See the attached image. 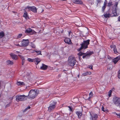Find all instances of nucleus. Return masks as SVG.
<instances>
[{"mask_svg": "<svg viewBox=\"0 0 120 120\" xmlns=\"http://www.w3.org/2000/svg\"><path fill=\"white\" fill-rule=\"evenodd\" d=\"M90 40L88 39L87 40L84 41L82 43L80 44L81 46V47L77 49L78 52H80L78 53L77 55L79 56V58L80 60V56L83 55L84 53L82 52L81 51L83 49H85L88 48V45L90 44Z\"/></svg>", "mask_w": 120, "mask_h": 120, "instance_id": "obj_1", "label": "nucleus"}, {"mask_svg": "<svg viewBox=\"0 0 120 120\" xmlns=\"http://www.w3.org/2000/svg\"><path fill=\"white\" fill-rule=\"evenodd\" d=\"M76 63V60L75 57L72 56H71L69 57L68 64L71 67L74 66Z\"/></svg>", "mask_w": 120, "mask_h": 120, "instance_id": "obj_2", "label": "nucleus"}, {"mask_svg": "<svg viewBox=\"0 0 120 120\" xmlns=\"http://www.w3.org/2000/svg\"><path fill=\"white\" fill-rule=\"evenodd\" d=\"M16 100L18 102L19 101H24L27 99V96H26L24 95H16Z\"/></svg>", "mask_w": 120, "mask_h": 120, "instance_id": "obj_3", "label": "nucleus"}, {"mask_svg": "<svg viewBox=\"0 0 120 120\" xmlns=\"http://www.w3.org/2000/svg\"><path fill=\"white\" fill-rule=\"evenodd\" d=\"M29 99H34L36 96V92L34 90H31L27 96Z\"/></svg>", "mask_w": 120, "mask_h": 120, "instance_id": "obj_4", "label": "nucleus"}, {"mask_svg": "<svg viewBox=\"0 0 120 120\" xmlns=\"http://www.w3.org/2000/svg\"><path fill=\"white\" fill-rule=\"evenodd\" d=\"M94 53L93 51H87L86 53H84L82 56V58L83 59L86 58V59L89 58L90 56L92 54Z\"/></svg>", "mask_w": 120, "mask_h": 120, "instance_id": "obj_5", "label": "nucleus"}, {"mask_svg": "<svg viewBox=\"0 0 120 120\" xmlns=\"http://www.w3.org/2000/svg\"><path fill=\"white\" fill-rule=\"evenodd\" d=\"M113 101L114 104L117 106H120V98L114 97L113 98Z\"/></svg>", "mask_w": 120, "mask_h": 120, "instance_id": "obj_6", "label": "nucleus"}, {"mask_svg": "<svg viewBox=\"0 0 120 120\" xmlns=\"http://www.w3.org/2000/svg\"><path fill=\"white\" fill-rule=\"evenodd\" d=\"M56 107V103L54 101H52L49 106L48 107V111L50 112L52 110H53Z\"/></svg>", "mask_w": 120, "mask_h": 120, "instance_id": "obj_7", "label": "nucleus"}, {"mask_svg": "<svg viewBox=\"0 0 120 120\" xmlns=\"http://www.w3.org/2000/svg\"><path fill=\"white\" fill-rule=\"evenodd\" d=\"M25 9H28L29 10L31 11L34 13H36L37 12L36 8L34 6L32 7L28 6L25 8Z\"/></svg>", "mask_w": 120, "mask_h": 120, "instance_id": "obj_8", "label": "nucleus"}, {"mask_svg": "<svg viewBox=\"0 0 120 120\" xmlns=\"http://www.w3.org/2000/svg\"><path fill=\"white\" fill-rule=\"evenodd\" d=\"M22 42L21 43V46L22 47H25L27 46L29 43L28 39H23Z\"/></svg>", "mask_w": 120, "mask_h": 120, "instance_id": "obj_9", "label": "nucleus"}, {"mask_svg": "<svg viewBox=\"0 0 120 120\" xmlns=\"http://www.w3.org/2000/svg\"><path fill=\"white\" fill-rule=\"evenodd\" d=\"M25 33H31L32 34H34L36 33L35 32L34 30H33L30 28H28L25 31Z\"/></svg>", "mask_w": 120, "mask_h": 120, "instance_id": "obj_10", "label": "nucleus"}, {"mask_svg": "<svg viewBox=\"0 0 120 120\" xmlns=\"http://www.w3.org/2000/svg\"><path fill=\"white\" fill-rule=\"evenodd\" d=\"M112 14H111L110 12V10L109 9L108 11L106 12V13H105L104 14V15L105 17L106 18H109L111 17H113V16H111Z\"/></svg>", "mask_w": 120, "mask_h": 120, "instance_id": "obj_11", "label": "nucleus"}, {"mask_svg": "<svg viewBox=\"0 0 120 120\" xmlns=\"http://www.w3.org/2000/svg\"><path fill=\"white\" fill-rule=\"evenodd\" d=\"M72 1L75 4H83V2L81 0H72Z\"/></svg>", "mask_w": 120, "mask_h": 120, "instance_id": "obj_12", "label": "nucleus"}, {"mask_svg": "<svg viewBox=\"0 0 120 120\" xmlns=\"http://www.w3.org/2000/svg\"><path fill=\"white\" fill-rule=\"evenodd\" d=\"M120 60V55H119L112 60V62L115 64Z\"/></svg>", "mask_w": 120, "mask_h": 120, "instance_id": "obj_13", "label": "nucleus"}, {"mask_svg": "<svg viewBox=\"0 0 120 120\" xmlns=\"http://www.w3.org/2000/svg\"><path fill=\"white\" fill-rule=\"evenodd\" d=\"M65 42L67 44H71V39L69 38H66L64 40Z\"/></svg>", "mask_w": 120, "mask_h": 120, "instance_id": "obj_14", "label": "nucleus"}, {"mask_svg": "<svg viewBox=\"0 0 120 120\" xmlns=\"http://www.w3.org/2000/svg\"><path fill=\"white\" fill-rule=\"evenodd\" d=\"M90 115L91 116L90 118V119L91 120H96V119L98 117V115L96 114H95L93 115V117L92 116L91 114H90Z\"/></svg>", "mask_w": 120, "mask_h": 120, "instance_id": "obj_15", "label": "nucleus"}, {"mask_svg": "<svg viewBox=\"0 0 120 120\" xmlns=\"http://www.w3.org/2000/svg\"><path fill=\"white\" fill-rule=\"evenodd\" d=\"M10 56L11 58L13 60H16L18 59V56L15 54L11 53L10 54Z\"/></svg>", "mask_w": 120, "mask_h": 120, "instance_id": "obj_16", "label": "nucleus"}, {"mask_svg": "<svg viewBox=\"0 0 120 120\" xmlns=\"http://www.w3.org/2000/svg\"><path fill=\"white\" fill-rule=\"evenodd\" d=\"M42 66L40 67V69L43 70H46L48 68V66L43 64H42Z\"/></svg>", "mask_w": 120, "mask_h": 120, "instance_id": "obj_17", "label": "nucleus"}, {"mask_svg": "<svg viewBox=\"0 0 120 120\" xmlns=\"http://www.w3.org/2000/svg\"><path fill=\"white\" fill-rule=\"evenodd\" d=\"M76 114L78 115L79 118H80L82 115V114L81 112L80 111H78L76 112Z\"/></svg>", "mask_w": 120, "mask_h": 120, "instance_id": "obj_18", "label": "nucleus"}, {"mask_svg": "<svg viewBox=\"0 0 120 120\" xmlns=\"http://www.w3.org/2000/svg\"><path fill=\"white\" fill-rule=\"evenodd\" d=\"M117 9H116L114 8V9L112 10V14L114 15H112L113 16H118L117 13Z\"/></svg>", "mask_w": 120, "mask_h": 120, "instance_id": "obj_19", "label": "nucleus"}, {"mask_svg": "<svg viewBox=\"0 0 120 120\" xmlns=\"http://www.w3.org/2000/svg\"><path fill=\"white\" fill-rule=\"evenodd\" d=\"M23 16L26 19H29L28 15L27 14V12L26 11H24V14Z\"/></svg>", "mask_w": 120, "mask_h": 120, "instance_id": "obj_20", "label": "nucleus"}, {"mask_svg": "<svg viewBox=\"0 0 120 120\" xmlns=\"http://www.w3.org/2000/svg\"><path fill=\"white\" fill-rule=\"evenodd\" d=\"M91 73L89 71H87L85 73H83L82 75L83 76H84L88 75H90L91 74Z\"/></svg>", "mask_w": 120, "mask_h": 120, "instance_id": "obj_21", "label": "nucleus"}, {"mask_svg": "<svg viewBox=\"0 0 120 120\" xmlns=\"http://www.w3.org/2000/svg\"><path fill=\"white\" fill-rule=\"evenodd\" d=\"M41 61V60L40 59L38 58H35V59H34V62H36L37 63V64H36L37 65Z\"/></svg>", "mask_w": 120, "mask_h": 120, "instance_id": "obj_22", "label": "nucleus"}, {"mask_svg": "<svg viewBox=\"0 0 120 120\" xmlns=\"http://www.w3.org/2000/svg\"><path fill=\"white\" fill-rule=\"evenodd\" d=\"M6 63L7 65H13V62L11 61L8 60L6 61Z\"/></svg>", "mask_w": 120, "mask_h": 120, "instance_id": "obj_23", "label": "nucleus"}, {"mask_svg": "<svg viewBox=\"0 0 120 120\" xmlns=\"http://www.w3.org/2000/svg\"><path fill=\"white\" fill-rule=\"evenodd\" d=\"M113 5V4H112V1H110L108 3H107V6L108 7H110Z\"/></svg>", "mask_w": 120, "mask_h": 120, "instance_id": "obj_24", "label": "nucleus"}, {"mask_svg": "<svg viewBox=\"0 0 120 120\" xmlns=\"http://www.w3.org/2000/svg\"><path fill=\"white\" fill-rule=\"evenodd\" d=\"M17 84L18 85H25V84L23 82H17Z\"/></svg>", "mask_w": 120, "mask_h": 120, "instance_id": "obj_25", "label": "nucleus"}, {"mask_svg": "<svg viewBox=\"0 0 120 120\" xmlns=\"http://www.w3.org/2000/svg\"><path fill=\"white\" fill-rule=\"evenodd\" d=\"M4 35V33L3 31H2L0 33V38H2Z\"/></svg>", "mask_w": 120, "mask_h": 120, "instance_id": "obj_26", "label": "nucleus"}, {"mask_svg": "<svg viewBox=\"0 0 120 120\" xmlns=\"http://www.w3.org/2000/svg\"><path fill=\"white\" fill-rule=\"evenodd\" d=\"M118 4V2H116L115 3L114 5V7L116 9H117V5Z\"/></svg>", "mask_w": 120, "mask_h": 120, "instance_id": "obj_27", "label": "nucleus"}, {"mask_svg": "<svg viewBox=\"0 0 120 120\" xmlns=\"http://www.w3.org/2000/svg\"><path fill=\"white\" fill-rule=\"evenodd\" d=\"M28 61L31 62H34V59H32L30 58H28L27 59Z\"/></svg>", "mask_w": 120, "mask_h": 120, "instance_id": "obj_28", "label": "nucleus"}, {"mask_svg": "<svg viewBox=\"0 0 120 120\" xmlns=\"http://www.w3.org/2000/svg\"><path fill=\"white\" fill-rule=\"evenodd\" d=\"M110 47L111 49H113L116 48V46L114 45H110Z\"/></svg>", "mask_w": 120, "mask_h": 120, "instance_id": "obj_29", "label": "nucleus"}, {"mask_svg": "<svg viewBox=\"0 0 120 120\" xmlns=\"http://www.w3.org/2000/svg\"><path fill=\"white\" fill-rule=\"evenodd\" d=\"M106 7L103 6L102 8V11L103 13L104 12L105 10V8Z\"/></svg>", "mask_w": 120, "mask_h": 120, "instance_id": "obj_30", "label": "nucleus"}, {"mask_svg": "<svg viewBox=\"0 0 120 120\" xmlns=\"http://www.w3.org/2000/svg\"><path fill=\"white\" fill-rule=\"evenodd\" d=\"M36 52L37 53V55H42V54L41 53V51H36Z\"/></svg>", "mask_w": 120, "mask_h": 120, "instance_id": "obj_31", "label": "nucleus"}, {"mask_svg": "<svg viewBox=\"0 0 120 120\" xmlns=\"http://www.w3.org/2000/svg\"><path fill=\"white\" fill-rule=\"evenodd\" d=\"M112 90H110L108 92V95L109 97H110L111 95Z\"/></svg>", "mask_w": 120, "mask_h": 120, "instance_id": "obj_32", "label": "nucleus"}, {"mask_svg": "<svg viewBox=\"0 0 120 120\" xmlns=\"http://www.w3.org/2000/svg\"><path fill=\"white\" fill-rule=\"evenodd\" d=\"M117 76L118 78L119 79H120V69L118 71V73Z\"/></svg>", "mask_w": 120, "mask_h": 120, "instance_id": "obj_33", "label": "nucleus"}, {"mask_svg": "<svg viewBox=\"0 0 120 120\" xmlns=\"http://www.w3.org/2000/svg\"><path fill=\"white\" fill-rule=\"evenodd\" d=\"M113 51L116 54L118 53V52L116 48L113 49Z\"/></svg>", "mask_w": 120, "mask_h": 120, "instance_id": "obj_34", "label": "nucleus"}, {"mask_svg": "<svg viewBox=\"0 0 120 120\" xmlns=\"http://www.w3.org/2000/svg\"><path fill=\"white\" fill-rule=\"evenodd\" d=\"M18 56H19L22 60H23L25 59L24 58V57L22 55H18Z\"/></svg>", "mask_w": 120, "mask_h": 120, "instance_id": "obj_35", "label": "nucleus"}, {"mask_svg": "<svg viewBox=\"0 0 120 120\" xmlns=\"http://www.w3.org/2000/svg\"><path fill=\"white\" fill-rule=\"evenodd\" d=\"M101 110L102 111H103L104 112H105V111H108V110H106V109H105V110H104V108L103 106H102V107Z\"/></svg>", "mask_w": 120, "mask_h": 120, "instance_id": "obj_36", "label": "nucleus"}, {"mask_svg": "<svg viewBox=\"0 0 120 120\" xmlns=\"http://www.w3.org/2000/svg\"><path fill=\"white\" fill-rule=\"evenodd\" d=\"M68 107L69 108V110L71 112H73V109L71 106H69Z\"/></svg>", "mask_w": 120, "mask_h": 120, "instance_id": "obj_37", "label": "nucleus"}, {"mask_svg": "<svg viewBox=\"0 0 120 120\" xmlns=\"http://www.w3.org/2000/svg\"><path fill=\"white\" fill-rule=\"evenodd\" d=\"M93 93L92 92H91L89 94V96L90 97V96H91V97H92L93 96Z\"/></svg>", "mask_w": 120, "mask_h": 120, "instance_id": "obj_38", "label": "nucleus"}, {"mask_svg": "<svg viewBox=\"0 0 120 120\" xmlns=\"http://www.w3.org/2000/svg\"><path fill=\"white\" fill-rule=\"evenodd\" d=\"M116 115L117 116V117L119 118H120V113L117 114L116 112H115Z\"/></svg>", "mask_w": 120, "mask_h": 120, "instance_id": "obj_39", "label": "nucleus"}, {"mask_svg": "<svg viewBox=\"0 0 120 120\" xmlns=\"http://www.w3.org/2000/svg\"><path fill=\"white\" fill-rule=\"evenodd\" d=\"M22 36V34H19L17 38H20Z\"/></svg>", "mask_w": 120, "mask_h": 120, "instance_id": "obj_40", "label": "nucleus"}, {"mask_svg": "<svg viewBox=\"0 0 120 120\" xmlns=\"http://www.w3.org/2000/svg\"><path fill=\"white\" fill-rule=\"evenodd\" d=\"M31 47L34 48H35V46L33 44H32L31 45Z\"/></svg>", "mask_w": 120, "mask_h": 120, "instance_id": "obj_41", "label": "nucleus"}, {"mask_svg": "<svg viewBox=\"0 0 120 120\" xmlns=\"http://www.w3.org/2000/svg\"><path fill=\"white\" fill-rule=\"evenodd\" d=\"M25 59L22 60V65H23L24 64L25 62Z\"/></svg>", "mask_w": 120, "mask_h": 120, "instance_id": "obj_42", "label": "nucleus"}, {"mask_svg": "<svg viewBox=\"0 0 120 120\" xmlns=\"http://www.w3.org/2000/svg\"><path fill=\"white\" fill-rule=\"evenodd\" d=\"M92 67L93 66L92 65H90L89 66L88 68L90 69H93Z\"/></svg>", "mask_w": 120, "mask_h": 120, "instance_id": "obj_43", "label": "nucleus"}, {"mask_svg": "<svg viewBox=\"0 0 120 120\" xmlns=\"http://www.w3.org/2000/svg\"><path fill=\"white\" fill-rule=\"evenodd\" d=\"M97 1L98 2L97 4V5H98V3H100L101 2V0H97Z\"/></svg>", "mask_w": 120, "mask_h": 120, "instance_id": "obj_44", "label": "nucleus"}, {"mask_svg": "<svg viewBox=\"0 0 120 120\" xmlns=\"http://www.w3.org/2000/svg\"><path fill=\"white\" fill-rule=\"evenodd\" d=\"M91 96L90 97H89V98H88L87 99H86V100H88L89 101H90V98H91Z\"/></svg>", "mask_w": 120, "mask_h": 120, "instance_id": "obj_45", "label": "nucleus"}, {"mask_svg": "<svg viewBox=\"0 0 120 120\" xmlns=\"http://www.w3.org/2000/svg\"><path fill=\"white\" fill-rule=\"evenodd\" d=\"M108 59H112L111 57L110 56H109V55H108Z\"/></svg>", "mask_w": 120, "mask_h": 120, "instance_id": "obj_46", "label": "nucleus"}, {"mask_svg": "<svg viewBox=\"0 0 120 120\" xmlns=\"http://www.w3.org/2000/svg\"><path fill=\"white\" fill-rule=\"evenodd\" d=\"M26 109H30V107L29 106L27 107L26 108Z\"/></svg>", "mask_w": 120, "mask_h": 120, "instance_id": "obj_47", "label": "nucleus"}, {"mask_svg": "<svg viewBox=\"0 0 120 120\" xmlns=\"http://www.w3.org/2000/svg\"><path fill=\"white\" fill-rule=\"evenodd\" d=\"M118 21L120 22V16L118 18Z\"/></svg>", "mask_w": 120, "mask_h": 120, "instance_id": "obj_48", "label": "nucleus"}, {"mask_svg": "<svg viewBox=\"0 0 120 120\" xmlns=\"http://www.w3.org/2000/svg\"><path fill=\"white\" fill-rule=\"evenodd\" d=\"M27 110V109H26H26H24L23 111V112H26Z\"/></svg>", "mask_w": 120, "mask_h": 120, "instance_id": "obj_49", "label": "nucleus"}, {"mask_svg": "<svg viewBox=\"0 0 120 120\" xmlns=\"http://www.w3.org/2000/svg\"><path fill=\"white\" fill-rule=\"evenodd\" d=\"M107 5L106 4H105V3H104L103 6L106 7V6H107Z\"/></svg>", "mask_w": 120, "mask_h": 120, "instance_id": "obj_50", "label": "nucleus"}, {"mask_svg": "<svg viewBox=\"0 0 120 120\" xmlns=\"http://www.w3.org/2000/svg\"><path fill=\"white\" fill-rule=\"evenodd\" d=\"M15 45L17 46H19L21 47H22V46H21V45H19V44H18V43L16 45Z\"/></svg>", "mask_w": 120, "mask_h": 120, "instance_id": "obj_51", "label": "nucleus"}, {"mask_svg": "<svg viewBox=\"0 0 120 120\" xmlns=\"http://www.w3.org/2000/svg\"><path fill=\"white\" fill-rule=\"evenodd\" d=\"M104 2L107 3V0H105Z\"/></svg>", "mask_w": 120, "mask_h": 120, "instance_id": "obj_52", "label": "nucleus"}, {"mask_svg": "<svg viewBox=\"0 0 120 120\" xmlns=\"http://www.w3.org/2000/svg\"><path fill=\"white\" fill-rule=\"evenodd\" d=\"M37 51V50H34V52H36V51Z\"/></svg>", "mask_w": 120, "mask_h": 120, "instance_id": "obj_53", "label": "nucleus"}, {"mask_svg": "<svg viewBox=\"0 0 120 120\" xmlns=\"http://www.w3.org/2000/svg\"><path fill=\"white\" fill-rule=\"evenodd\" d=\"M104 3H105V4H107V3H106V2H104Z\"/></svg>", "mask_w": 120, "mask_h": 120, "instance_id": "obj_54", "label": "nucleus"}, {"mask_svg": "<svg viewBox=\"0 0 120 120\" xmlns=\"http://www.w3.org/2000/svg\"><path fill=\"white\" fill-rule=\"evenodd\" d=\"M16 52H17V53H19V52L18 51H17Z\"/></svg>", "mask_w": 120, "mask_h": 120, "instance_id": "obj_55", "label": "nucleus"}, {"mask_svg": "<svg viewBox=\"0 0 120 120\" xmlns=\"http://www.w3.org/2000/svg\"><path fill=\"white\" fill-rule=\"evenodd\" d=\"M78 78H79V75H78Z\"/></svg>", "mask_w": 120, "mask_h": 120, "instance_id": "obj_56", "label": "nucleus"}, {"mask_svg": "<svg viewBox=\"0 0 120 120\" xmlns=\"http://www.w3.org/2000/svg\"><path fill=\"white\" fill-rule=\"evenodd\" d=\"M44 11V10L43 9L42 10V12Z\"/></svg>", "mask_w": 120, "mask_h": 120, "instance_id": "obj_57", "label": "nucleus"}, {"mask_svg": "<svg viewBox=\"0 0 120 120\" xmlns=\"http://www.w3.org/2000/svg\"><path fill=\"white\" fill-rule=\"evenodd\" d=\"M70 32H70H70H69V34H70Z\"/></svg>", "mask_w": 120, "mask_h": 120, "instance_id": "obj_58", "label": "nucleus"}, {"mask_svg": "<svg viewBox=\"0 0 120 120\" xmlns=\"http://www.w3.org/2000/svg\"><path fill=\"white\" fill-rule=\"evenodd\" d=\"M13 13H15V11H13Z\"/></svg>", "mask_w": 120, "mask_h": 120, "instance_id": "obj_59", "label": "nucleus"}, {"mask_svg": "<svg viewBox=\"0 0 120 120\" xmlns=\"http://www.w3.org/2000/svg\"><path fill=\"white\" fill-rule=\"evenodd\" d=\"M64 1H66V0H63Z\"/></svg>", "mask_w": 120, "mask_h": 120, "instance_id": "obj_60", "label": "nucleus"}, {"mask_svg": "<svg viewBox=\"0 0 120 120\" xmlns=\"http://www.w3.org/2000/svg\"><path fill=\"white\" fill-rule=\"evenodd\" d=\"M59 120V119H58V120Z\"/></svg>", "mask_w": 120, "mask_h": 120, "instance_id": "obj_61", "label": "nucleus"}, {"mask_svg": "<svg viewBox=\"0 0 120 120\" xmlns=\"http://www.w3.org/2000/svg\"><path fill=\"white\" fill-rule=\"evenodd\" d=\"M4 120H6V119H5Z\"/></svg>", "mask_w": 120, "mask_h": 120, "instance_id": "obj_62", "label": "nucleus"}, {"mask_svg": "<svg viewBox=\"0 0 120 120\" xmlns=\"http://www.w3.org/2000/svg\"><path fill=\"white\" fill-rule=\"evenodd\" d=\"M110 69V68H109V69Z\"/></svg>", "mask_w": 120, "mask_h": 120, "instance_id": "obj_63", "label": "nucleus"}, {"mask_svg": "<svg viewBox=\"0 0 120 120\" xmlns=\"http://www.w3.org/2000/svg\"><path fill=\"white\" fill-rule=\"evenodd\" d=\"M106 120H108L106 119Z\"/></svg>", "mask_w": 120, "mask_h": 120, "instance_id": "obj_64", "label": "nucleus"}]
</instances>
